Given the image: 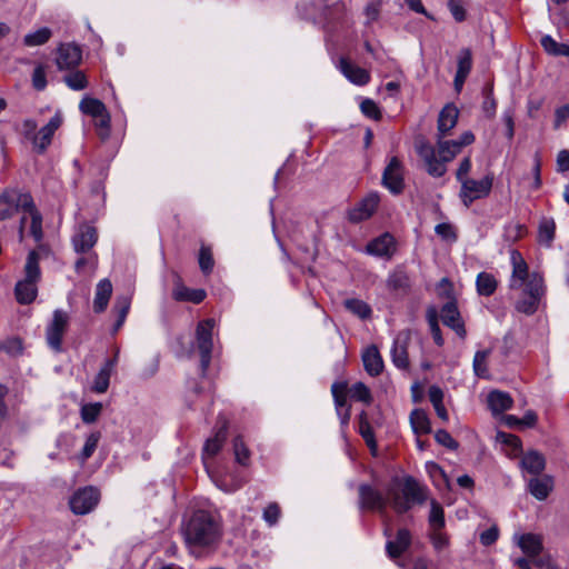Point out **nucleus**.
<instances>
[{
	"label": "nucleus",
	"mask_w": 569,
	"mask_h": 569,
	"mask_svg": "<svg viewBox=\"0 0 569 569\" xmlns=\"http://www.w3.org/2000/svg\"><path fill=\"white\" fill-rule=\"evenodd\" d=\"M429 512L430 530H439L445 527V513L442 506L436 500H431Z\"/></svg>",
	"instance_id": "a19ab883"
},
{
	"label": "nucleus",
	"mask_w": 569,
	"mask_h": 569,
	"mask_svg": "<svg viewBox=\"0 0 569 569\" xmlns=\"http://www.w3.org/2000/svg\"><path fill=\"white\" fill-rule=\"evenodd\" d=\"M528 490L537 500H545L553 489V478L549 475L535 476L528 481Z\"/></svg>",
	"instance_id": "5701e85b"
},
{
	"label": "nucleus",
	"mask_w": 569,
	"mask_h": 569,
	"mask_svg": "<svg viewBox=\"0 0 569 569\" xmlns=\"http://www.w3.org/2000/svg\"><path fill=\"white\" fill-rule=\"evenodd\" d=\"M381 1L376 0L369 2L365 8L366 24H371L377 21L380 16Z\"/></svg>",
	"instance_id": "052dcab7"
},
{
	"label": "nucleus",
	"mask_w": 569,
	"mask_h": 569,
	"mask_svg": "<svg viewBox=\"0 0 569 569\" xmlns=\"http://www.w3.org/2000/svg\"><path fill=\"white\" fill-rule=\"evenodd\" d=\"M396 249L395 238L387 232L371 240L366 247V252L378 258L390 259Z\"/></svg>",
	"instance_id": "f3484780"
},
{
	"label": "nucleus",
	"mask_w": 569,
	"mask_h": 569,
	"mask_svg": "<svg viewBox=\"0 0 569 569\" xmlns=\"http://www.w3.org/2000/svg\"><path fill=\"white\" fill-rule=\"evenodd\" d=\"M337 68L351 83L356 86H365L370 81L369 71L352 63L347 58H340Z\"/></svg>",
	"instance_id": "6ab92c4d"
},
{
	"label": "nucleus",
	"mask_w": 569,
	"mask_h": 569,
	"mask_svg": "<svg viewBox=\"0 0 569 569\" xmlns=\"http://www.w3.org/2000/svg\"><path fill=\"white\" fill-rule=\"evenodd\" d=\"M383 186L392 193L398 194L403 190V177L401 163L392 158L382 174Z\"/></svg>",
	"instance_id": "2eb2a0df"
},
{
	"label": "nucleus",
	"mask_w": 569,
	"mask_h": 569,
	"mask_svg": "<svg viewBox=\"0 0 569 569\" xmlns=\"http://www.w3.org/2000/svg\"><path fill=\"white\" fill-rule=\"evenodd\" d=\"M499 537V529L497 526H492L489 529L480 533V542L483 546H491L497 541Z\"/></svg>",
	"instance_id": "69168bd1"
},
{
	"label": "nucleus",
	"mask_w": 569,
	"mask_h": 569,
	"mask_svg": "<svg viewBox=\"0 0 569 569\" xmlns=\"http://www.w3.org/2000/svg\"><path fill=\"white\" fill-rule=\"evenodd\" d=\"M460 184L459 198L468 208L476 200L487 198L490 194L493 186V174L488 173L480 180L469 178Z\"/></svg>",
	"instance_id": "423d86ee"
},
{
	"label": "nucleus",
	"mask_w": 569,
	"mask_h": 569,
	"mask_svg": "<svg viewBox=\"0 0 569 569\" xmlns=\"http://www.w3.org/2000/svg\"><path fill=\"white\" fill-rule=\"evenodd\" d=\"M98 233L93 226L80 223L72 236V246L76 252L83 253L89 251L97 242Z\"/></svg>",
	"instance_id": "ddd939ff"
},
{
	"label": "nucleus",
	"mask_w": 569,
	"mask_h": 569,
	"mask_svg": "<svg viewBox=\"0 0 569 569\" xmlns=\"http://www.w3.org/2000/svg\"><path fill=\"white\" fill-rule=\"evenodd\" d=\"M216 322L213 319H206L198 323L196 329V343L200 353L201 370L204 373L211 361L213 348V330Z\"/></svg>",
	"instance_id": "0eeeda50"
},
{
	"label": "nucleus",
	"mask_w": 569,
	"mask_h": 569,
	"mask_svg": "<svg viewBox=\"0 0 569 569\" xmlns=\"http://www.w3.org/2000/svg\"><path fill=\"white\" fill-rule=\"evenodd\" d=\"M472 67V58L469 49H462L458 57L457 72L469 74Z\"/></svg>",
	"instance_id": "bf43d9fd"
},
{
	"label": "nucleus",
	"mask_w": 569,
	"mask_h": 569,
	"mask_svg": "<svg viewBox=\"0 0 569 569\" xmlns=\"http://www.w3.org/2000/svg\"><path fill=\"white\" fill-rule=\"evenodd\" d=\"M102 411V403L93 402L87 403L81 407V419L84 423L94 422Z\"/></svg>",
	"instance_id": "49530a36"
},
{
	"label": "nucleus",
	"mask_w": 569,
	"mask_h": 569,
	"mask_svg": "<svg viewBox=\"0 0 569 569\" xmlns=\"http://www.w3.org/2000/svg\"><path fill=\"white\" fill-rule=\"evenodd\" d=\"M487 402H488L489 409L495 415L501 413V412L510 409L512 406V399L509 396V393L498 391V390L491 391L488 395Z\"/></svg>",
	"instance_id": "c756f323"
},
{
	"label": "nucleus",
	"mask_w": 569,
	"mask_h": 569,
	"mask_svg": "<svg viewBox=\"0 0 569 569\" xmlns=\"http://www.w3.org/2000/svg\"><path fill=\"white\" fill-rule=\"evenodd\" d=\"M365 370L372 377L379 376L383 370V361L376 346L368 347L362 353Z\"/></svg>",
	"instance_id": "a878e982"
},
{
	"label": "nucleus",
	"mask_w": 569,
	"mask_h": 569,
	"mask_svg": "<svg viewBox=\"0 0 569 569\" xmlns=\"http://www.w3.org/2000/svg\"><path fill=\"white\" fill-rule=\"evenodd\" d=\"M443 138H437V148L426 141H420L417 144V152L423 160L427 172L436 178L446 173V163L450 162L460 152L455 141L445 140Z\"/></svg>",
	"instance_id": "7ed1b4c3"
},
{
	"label": "nucleus",
	"mask_w": 569,
	"mask_h": 569,
	"mask_svg": "<svg viewBox=\"0 0 569 569\" xmlns=\"http://www.w3.org/2000/svg\"><path fill=\"white\" fill-rule=\"evenodd\" d=\"M483 96L482 111L488 118H493L497 110V101L492 96V90L486 89Z\"/></svg>",
	"instance_id": "6e6d98bb"
},
{
	"label": "nucleus",
	"mask_w": 569,
	"mask_h": 569,
	"mask_svg": "<svg viewBox=\"0 0 569 569\" xmlns=\"http://www.w3.org/2000/svg\"><path fill=\"white\" fill-rule=\"evenodd\" d=\"M350 395L351 398L365 402L367 405L370 403L372 400L369 388L362 382L355 383L350 389Z\"/></svg>",
	"instance_id": "8fccbe9b"
},
{
	"label": "nucleus",
	"mask_w": 569,
	"mask_h": 569,
	"mask_svg": "<svg viewBox=\"0 0 569 569\" xmlns=\"http://www.w3.org/2000/svg\"><path fill=\"white\" fill-rule=\"evenodd\" d=\"M440 317L443 325L451 328L459 337L466 336L465 326L455 301H449L441 308Z\"/></svg>",
	"instance_id": "aec40b11"
},
{
	"label": "nucleus",
	"mask_w": 569,
	"mask_h": 569,
	"mask_svg": "<svg viewBox=\"0 0 569 569\" xmlns=\"http://www.w3.org/2000/svg\"><path fill=\"white\" fill-rule=\"evenodd\" d=\"M430 540L435 550L438 552L447 549L450 545L449 537L442 531V529L431 530Z\"/></svg>",
	"instance_id": "864d4df0"
},
{
	"label": "nucleus",
	"mask_w": 569,
	"mask_h": 569,
	"mask_svg": "<svg viewBox=\"0 0 569 569\" xmlns=\"http://www.w3.org/2000/svg\"><path fill=\"white\" fill-rule=\"evenodd\" d=\"M111 372L112 362L103 363V366L94 377L91 389L97 393H104L109 388Z\"/></svg>",
	"instance_id": "f704fd0d"
},
{
	"label": "nucleus",
	"mask_w": 569,
	"mask_h": 569,
	"mask_svg": "<svg viewBox=\"0 0 569 569\" xmlns=\"http://www.w3.org/2000/svg\"><path fill=\"white\" fill-rule=\"evenodd\" d=\"M491 353L490 349L479 350L473 357V370L476 376L480 378H489L487 359Z\"/></svg>",
	"instance_id": "37998d69"
},
{
	"label": "nucleus",
	"mask_w": 569,
	"mask_h": 569,
	"mask_svg": "<svg viewBox=\"0 0 569 569\" xmlns=\"http://www.w3.org/2000/svg\"><path fill=\"white\" fill-rule=\"evenodd\" d=\"M411 535L407 529H399L395 540H389L386 543V550L390 558H398L410 546Z\"/></svg>",
	"instance_id": "bb28decb"
},
{
	"label": "nucleus",
	"mask_w": 569,
	"mask_h": 569,
	"mask_svg": "<svg viewBox=\"0 0 569 569\" xmlns=\"http://www.w3.org/2000/svg\"><path fill=\"white\" fill-rule=\"evenodd\" d=\"M68 325V315L61 310H56L53 312L52 321L47 327V342L49 347L56 351L60 352L62 350V337L67 329Z\"/></svg>",
	"instance_id": "9d476101"
},
{
	"label": "nucleus",
	"mask_w": 569,
	"mask_h": 569,
	"mask_svg": "<svg viewBox=\"0 0 569 569\" xmlns=\"http://www.w3.org/2000/svg\"><path fill=\"white\" fill-rule=\"evenodd\" d=\"M280 517V508L276 502H272L263 510V519L269 526L277 523Z\"/></svg>",
	"instance_id": "0e129e2a"
},
{
	"label": "nucleus",
	"mask_w": 569,
	"mask_h": 569,
	"mask_svg": "<svg viewBox=\"0 0 569 569\" xmlns=\"http://www.w3.org/2000/svg\"><path fill=\"white\" fill-rule=\"evenodd\" d=\"M512 541L528 558H536L540 556L543 550V538L539 533L517 532L512 536Z\"/></svg>",
	"instance_id": "f8f14e48"
},
{
	"label": "nucleus",
	"mask_w": 569,
	"mask_h": 569,
	"mask_svg": "<svg viewBox=\"0 0 569 569\" xmlns=\"http://www.w3.org/2000/svg\"><path fill=\"white\" fill-rule=\"evenodd\" d=\"M66 84L76 91L83 90L88 87V80L82 71H74L64 77Z\"/></svg>",
	"instance_id": "de8ad7c7"
},
{
	"label": "nucleus",
	"mask_w": 569,
	"mask_h": 569,
	"mask_svg": "<svg viewBox=\"0 0 569 569\" xmlns=\"http://www.w3.org/2000/svg\"><path fill=\"white\" fill-rule=\"evenodd\" d=\"M24 212H28L31 217L30 224V233L34 238L36 241H40L42 239V216L36 209L34 202L32 201V208L26 209Z\"/></svg>",
	"instance_id": "c03bdc74"
},
{
	"label": "nucleus",
	"mask_w": 569,
	"mask_h": 569,
	"mask_svg": "<svg viewBox=\"0 0 569 569\" xmlns=\"http://www.w3.org/2000/svg\"><path fill=\"white\" fill-rule=\"evenodd\" d=\"M38 128V123L33 119H24L21 124V132L22 134L32 141L33 137L36 136V131Z\"/></svg>",
	"instance_id": "774afa93"
},
{
	"label": "nucleus",
	"mask_w": 569,
	"mask_h": 569,
	"mask_svg": "<svg viewBox=\"0 0 569 569\" xmlns=\"http://www.w3.org/2000/svg\"><path fill=\"white\" fill-rule=\"evenodd\" d=\"M62 121L63 119L61 113L56 112V114L49 120V122L39 129V131L36 133L31 141L33 150L37 153L42 154L46 152L48 147L51 144L56 131L62 124Z\"/></svg>",
	"instance_id": "9b49d317"
},
{
	"label": "nucleus",
	"mask_w": 569,
	"mask_h": 569,
	"mask_svg": "<svg viewBox=\"0 0 569 569\" xmlns=\"http://www.w3.org/2000/svg\"><path fill=\"white\" fill-rule=\"evenodd\" d=\"M497 287L498 281L492 273L486 271L478 273L476 279V288L478 295L489 297L495 293Z\"/></svg>",
	"instance_id": "7c9ffc66"
},
{
	"label": "nucleus",
	"mask_w": 569,
	"mask_h": 569,
	"mask_svg": "<svg viewBox=\"0 0 569 569\" xmlns=\"http://www.w3.org/2000/svg\"><path fill=\"white\" fill-rule=\"evenodd\" d=\"M435 439L439 445L448 449L455 450L458 448V442L443 429H440L435 433Z\"/></svg>",
	"instance_id": "e2e57ef3"
},
{
	"label": "nucleus",
	"mask_w": 569,
	"mask_h": 569,
	"mask_svg": "<svg viewBox=\"0 0 569 569\" xmlns=\"http://www.w3.org/2000/svg\"><path fill=\"white\" fill-rule=\"evenodd\" d=\"M199 266L203 273L208 274L212 271L214 261L211 249L202 246L199 252Z\"/></svg>",
	"instance_id": "3c124183"
},
{
	"label": "nucleus",
	"mask_w": 569,
	"mask_h": 569,
	"mask_svg": "<svg viewBox=\"0 0 569 569\" xmlns=\"http://www.w3.org/2000/svg\"><path fill=\"white\" fill-rule=\"evenodd\" d=\"M359 433L371 450L377 449L373 430L367 419V413L365 411H362L359 416Z\"/></svg>",
	"instance_id": "79ce46f5"
},
{
	"label": "nucleus",
	"mask_w": 569,
	"mask_h": 569,
	"mask_svg": "<svg viewBox=\"0 0 569 569\" xmlns=\"http://www.w3.org/2000/svg\"><path fill=\"white\" fill-rule=\"evenodd\" d=\"M556 224L552 219H543L539 224L538 239L539 242L550 246L555 238Z\"/></svg>",
	"instance_id": "a18cd8bd"
},
{
	"label": "nucleus",
	"mask_w": 569,
	"mask_h": 569,
	"mask_svg": "<svg viewBox=\"0 0 569 569\" xmlns=\"http://www.w3.org/2000/svg\"><path fill=\"white\" fill-rule=\"evenodd\" d=\"M101 433L99 431L91 432L83 445L82 450L77 456L78 461L83 465L96 451L100 441Z\"/></svg>",
	"instance_id": "4c0bfd02"
},
{
	"label": "nucleus",
	"mask_w": 569,
	"mask_h": 569,
	"mask_svg": "<svg viewBox=\"0 0 569 569\" xmlns=\"http://www.w3.org/2000/svg\"><path fill=\"white\" fill-rule=\"evenodd\" d=\"M233 451L238 463L247 466L250 458V451L247 448L241 437H237L233 440Z\"/></svg>",
	"instance_id": "09e8293b"
},
{
	"label": "nucleus",
	"mask_w": 569,
	"mask_h": 569,
	"mask_svg": "<svg viewBox=\"0 0 569 569\" xmlns=\"http://www.w3.org/2000/svg\"><path fill=\"white\" fill-rule=\"evenodd\" d=\"M380 198L377 192L365 197L355 208L348 212L351 222H360L370 218L379 204Z\"/></svg>",
	"instance_id": "a211bd4d"
},
{
	"label": "nucleus",
	"mask_w": 569,
	"mask_h": 569,
	"mask_svg": "<svg viewBox=\"0 0 569 569\" xmlns=\"http://www.w3.org/2000/svg\"><path fill=\"white\" fill-rule=\"evenodd\" d=\"M99 499L100 493L96 488L84 487L73 493L69 505L73 513L86 515L96 508Z\"/></svg>",
	"instance_id": "1a4fd4ad"
},
{
	"label": "nucleus",
	"mask_w": 569,
	"mask_h": 569,
	"mask_svg": "<svg viewBox=\"0 0 569 569\" xmlns=\"http://www.w3.org/2000/svg\"><path fill=\"white\" fill-rule=\"evenodd\" d=\"M332 396L335 399V405L337 410L342 409L347 405L346 397V385L345 383H333L331 387Z\"/></svg>",
	"instance_id": "4d7b16f0"
},
{
	"label": "nucleus",
	"mask_w": 569,
	"mask_h": 569,
	"mask_svg": "<svg viewBox=\"0 0 569 569\" xmlns=\"http://www.w3.org/2000/svg\"><path fill=\"white\" fill-rule=\"evenodd\" d=\"M207 293L203 289L180 288L173 292V297L179 301H191L200 303L204 300Z\"/></svg>",
	"instance_id": "58836bf2"
},
{
	"label": "nucleus",
	"mask_w": 569,
	"mask_h": 569,
	"mask_svg": "<svg viewBox=\"0 0 569 569\" xmlns=\"http://www.w3.org/2000/svg\"><path fill=\"white\" fill-rule=\"evenodd\" d=\"M112 293V284L109 279H102L98 282L93 300V309L96 312L106 310Z\"/></svg>",
	"instance_id": "c85d7f7f"
},
{
	"label": "nucleus",
	"mask_w": 569,
	"mask_h": 569,
	"mask_svg": "<svg viewBox=\"0 0 569 569\" xmlns=\"http://www.w3.org/2000/svg\"><path fill=\"white\" fill-rule=\"evenodd\" d=\"M40 277L39 254L36 251H30L24 266V279L18 281L14 288L19 303L28 305L36 299L37 282Z\"/></svg>",
	"instance_id": "39448f33"
},
{
	"label": "nucleus",
	"mask_w": 569,
	"mask_h": 569,
	"mask_svg": "<svg viewBox=\"0 0 569 569\" xmlns=\"http://www.w3.org/2000/svg\"><path fill=\"white\" fill-rule=\"evenodd\" d=\"M52 32L48 27L40 28L33 32H29L23 37V44L27 47H38L47 43Z\"/></svg>",
	"instance_id": "c9c22d12"
},
{
	"label": "nucleus",
	"mask_w": 569,
	"mask_h": 569,
	"mask_svg": "<svg viewBox=\"0 0 569 569\" xmlns=\"http://www.w3.org/2000/svg\"><path fill=\"white\" fill-rule=\"evenodd\" d=\"M392 508L398 513L407 512L415 503H422L427 498V489L412 477L405 478L400 490L389 491Z\"/></svg>",
	"instance_id": "20e7f679"
},
{
	"label": "nucleus",
	"mask_w": 569,
	"mask_h": 569,
	"mask_svg": "<svg viewBox=\"0 0 569 569\" xmlns=\"http://www.w3.org/2000/svg\"><path fill=\"white\" fill-rule=\"evenodd\" d=\"M410 423L416 435H427L431 431L429 417L422 409H415L410 413Z\"/></svg>",
	"instance_id": "473e14b6"
},
{
	"label": "nucleus",
	"mask_w": 569,
	"mask_h": 569,
	"mask_svg": "<svg viewBox=\"0 0 569 569\" xmlns=\"http://www.w3.org/2000/svg\"><path fill=\"white\" fill-rule=\"evenodd\" d=\"M226 438L227 425L223 423L217 430L216 435L212 438H209L203 446L202 459L206 467H208V460L213 458L220 451Z\"/></svg>",
	"instance_id": "393cba45"
},
{
	"label": "nucleus",
	"mask_w": 569,
	"mask_h": 569,
	"mask_svg": "<svg viewBox=\"0 0 569 569\" xmlns=\"http://www.w3.org/2000/svg\"><path fill=\"white\" fill-rule=\"evenodd\" d=\"M32 86L38 91H42L47 87L46 68L42 64L37 66L33 70Z\"/></svg>",
	"instance_id": "13d9d810"
},
{
	"label": "nucleus",
	"mask_w": 569,
	"mask_h": 569,
	"mask_svg": "<svg viewBox=\"0 0 569 569\" xmlns=\"http://www.w3.org/2000/svg\"><path fill=\"white\" fill-rule=\"evenodd\" d=\"M409 343V333L399 332L393 340V346L391 348V358L392 362L397 368L406 369L409 365L408 360V348Z\"/></svg>",
	"instance_id": "412c9836"
},
{
	"label": "nucleus",
	"mask_w": 569,
	"mask_h": 569,
	"mask_svg": "<svg viewBox=\"0 0 569 569\" xmlns=\"http://www.w3.org/2000/svg\"><path fill=\"white\" fill-rule=\"evenodd\" d=\"M182 535L190 549L210 547L220 537L218 520L210 511L196 510L184 522Z\"/></svg>",
	"instance_id": "f03ea898"
},
{
	"label": "nucleus",
	"mask_w": 569,
	"mask_h": 569,
	"mask_svg": "<svg viewBox=\"0 0 569 569\" xmlns=\"http://www.w3.org/2000/svg\"><path fill=\"white\" fill-rule=\"evenodd\" d=\"M82 59L81 49L73 43H63L58 48L56 63L60 70L76 68Z\"/></svg>",
	"instance_id": "dca6fc26"
},
{
	"label": "nucleus",
	"mask_w": 569,
	"mask_h": 569,
	"mask_svg": "<svg viewBox=\"0 0 569 569\" xmlns=\"http://www.w3.org/2000/svg\"><path fill=\"white\" fill-rule=\"evenodd\" d=\"M343 305L347 310H349L351 313L359 317L360 319H367L371 316V308L363 300L351 298L345 300Z\"/></svg>",
	"instance_id": "ea45409f"
},
{
	"label": "nucleus",
	"mask_w": 569,
	"mask_h": 569,
	"mask_svg": "<svg viewBox=\"0 0 569 569\" xmlns=\"http://www.w3.org/2000/svg\"><path fill=\"white\" fill-rule=\"evenodd\" d=\"M520 468L523 472L539 476L546 468V458L537 450H529L522 456Z\"/></svg>",
	"instance_id": "4be33fe9"
},
{
	"label": "nucleus",
	"mask_w": 569,
	"mask_h": 569,
	"mask_svg": "<svg viewBox=\"0 0 569 569\" xmlns=\"http://www.w3.org/2000/svg\"><path fill=\"white\" fill-rule=\"evenodd\" d=\"M32 208V197L14 189H9L0 194V220H6L18 210L24 211Z\"/></svg>",
	"instance_id": "6e6552de"
},
{
	"label": "nucleus",
	"mask_w": 569,
	"mask_h": 569,
	"mask_svg": "<svg viewBox=\"0 0 569 569\" xmlns=\"http://www.w3.org/2000/svg\"><path fill=\"white\" fill-rule=\"evenodd\" d=\"M361 112L373 120H379L381 118V111L378 104L371 99H365L360 103Z\"/></svg>",
	"instance_id": "5fc2aeb1"
},
{
	"label": "nucleus",
	"mask_w": 569,
	"mask_h": 569,
	"mask_svg": "<svg viewBox=\"0 0 569 569\" xmlns=\"http://www.w3.org/2000/svg\"><path fill=\"white\" fill-rule=\"evenodd\" d=\"M79 109L82 113L90 116L92 119L103 116L107 108L102 101L91 97H83L79 103Z\"/></svg>",
	"instance_id": "2f4dec72"
},
{
	"label": "nucleus",
	"mask_w": 569,
	"mask_h": 569,
	"mask_svg": "<svg viewBox=\"0 0 569 569\" xmlns=\"http://www.w3.org/2000/svg\"><path fill=\"white\" fill-rule=\"evenodd\" d=\"M387 287L392 291L407 293L410 290L411 281L402 268H397L389 274Z\"/></svg>",
	"instance_id": "cd10ccee"
},
{
	"label": "nucleus",
	"mask_w": 569,
	"mask_h": 569,
	"mask_svg": "<svg viewBox=\"0 0 569 569\" xmlns=\"http://www.w3.org/2000/svg\"><path fill=\"white\" fill-rule=\"evenodd\" d=\"M543 50L555 57H569V46L557 42L551 36L545 34L540 39Z\"/></svg>",
	"instance_id": "72a5a7b5"
},
{
	"label": "nucleus",
	"mask_w": 569,
	"mask_h": 569,
	"mask_svg": "<svg viewBox=\"0 0 569 569\" xmlns=\"http://www.w3.org/2000/svg\"><path fill=\"white\" fill-rule=\"evenodd\" d=\"M497 439L501 443L509 446L515 453L521 451V440L517 436L507 432H498Z\"/></svg>",
	"instance_id": "680f3d73"
},
{
	"label": "nucleus",
	"mask_w": 569,
	"mask_h": 569,
	"mask_svg": "<svg viewBox=\"0 0 569 569\" xmlns=\"http://www.w3.org/2000/svg\"><path fill=\"white\" fill-rule=\"evenodd\" d=\"M93 122L97 128L98 136L102 140L108 139L110 136V122H111V118H110L108 110L103 113V116L98 117V119H93Z\"/></svg>",
	"instance_id": "603ef678"
},
{
	"label": "nucleus",
	"mask_w": 569,
	"mask_h": 569,
	"mask_svg": "<svg viewBox=\"0 0 569 569\" xmlns=\"http://www.w3.org/2000/svg\"><path fill=\"white\" fill-rule=\"evenodd\" d=\"M359 503L361 509L377 510L385 515L387 506L385 497L369 485L359 487Z\"/></svg>",
	"instance_id": "4468645a"
},
{
	"label": "nucleus",
	"mask_w": 569,
	"mask_h": 569,
	"mask_svg": "<svg viewBox=\"0 0 569 569\" xmlns=\"http://www.w3.org/2000/svg\"><path fill=\"white\" fill-rule=\"evenodd\" d=\"M459 110L449 103L443 107L438 118V137H446L457 124Z\"/></svg>",
	"instance_id": "b1692460"
},
{
	"label": "nucleus",
	"mask_w": 569,
	"mask_h": 569,
	"mask_svg": "<svg viewBox=\"0 0 569 569\" xmlns=\"http://www.w3.org/2000/svg\"><path fill=\"white\" fill-rule=\"evenodd\" d=\"M130 305H131V301H130L129 297L123 296V297L117 298V301L113 307V311L117 315V320L113 326L114 332H117L124 323L126 318L129 312V309H130Z\"/></svg>",
	"instance_id": "e433bc0d"
},
{
	"label": "nucleus",
	"mask_w": 569,
	"mask_h": 569,
	"mask_svg": "<svg viewBox=\"0 0 569 569\" xmlns=\"http://www.w3.org/2000/svg\"><path fill=\"white\" fill-rule=\"evenodd\" d=\"M0 350L14 356V355L21 353L22 346L18 339H10V340L0 342Z\"/></svg>",
	"instance_id": "338daca9"
},
{
	"label": "nucleus",
	"mask_w": 569,
	"mask_h": 569,
	"mask_svg": "<svg viewBox=\"0 0 569 569\" xmlns=\"http://www.w3.org/2000/svg\"><path fill=\"white\" fill-rule=\"evenodd\" d=\"M512 272L509 280L511 291L518 292L516 311L526 316L533 315L546 293L545 282L538 272H529L528 264L518 251L511 252Z\"/></svg>",
	"instance_id": "f257e3e1"
}]
</instances>
